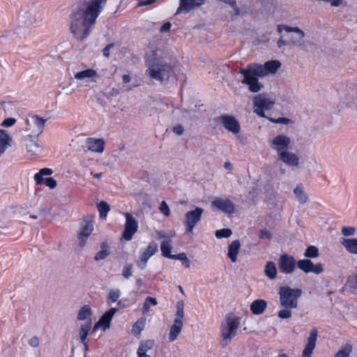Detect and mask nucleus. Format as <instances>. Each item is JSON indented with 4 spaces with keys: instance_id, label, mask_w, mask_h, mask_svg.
<instances>
[{
    "instance_id": "nucleus-1",
    "label": "nucleus",
    "mask_w": 357,
    "mask_h": 357,
    "mask_svg": "<svg viewBox=\"0 0 357 357\" xmlns=\"http://www.w3.org/2000/svg\"><path fill=\"white\" fill-rule=\"evenodd\" d=\"M107 0H91L86 7H77L70 15V31L78 40L83 41L91 33L96 19Z\"/></svg>"
},
{
    "instance_id": "nucleus-2",
    "label": "nucleus",
    "mask_w": 357,
    "mask_h": 357,
    "mask_svg": "<svg viewBox=\"0 0 357 357\" xmlns=\"http://www.w3.org/2000/svg\"><path fill=\"white\" fill-rule=\"evenodd\" d=\"M146 74L160 83H167L174 75V66L161 59H154L148 63Z\"/></svg>"
},
{
    "instance_id": "nucleus-3",
    "label": "nucleus",
    "mask_w": 357,
    "mask_h": 357,
    "mask_svg": "<svg viewBox=\"0 0 357 357\" xmlns=\"http://www.w3.org/2000/svg\"><path fill=\"white\" fill-rule=\"evenodd\" d=\"M280 304L284 308H297L298 299L302 294L301 289H292L289 286L281 287L279 289Z\"/></svg>"
},
{
    "instance_id": "nucleus-4",
    "label": "nucleus",
    "mask_w": 357,
    "mask_h": 357,
    "mask_svg": "<svg viewBox=\"0 0 357 357\" xmlns=\"http://www.w3.org/2000/svg\"><path fill=\"white\" fill-rule=\"evenodd\" d=\"M239 325L240 323L234 313H229L227 314L225 319L222 322L220 327L221 336L225 345L230 342L236 335Z\"/></svg>"
},
{
    "instance_id": "nucleus-5",
    "label": "nucleus",
    "mask_w": 357,
    "mask_h": 357,
    "mask_svg": "<svg viewBox=\"0 0 357 357\" xmlns=\"http://www.w3.org/2000/svg\"><path fill=\"white\" fill-rule=\"evenodd\" d=\"M253 69L248 65L245 68H240L239 73L243 75V79L241 81L242 84L248 85L250 91L252 93H257L264 88L262 83L259 82V75L250 72Z\"/></svg>"
},
{
    "instance_id": "nucleus-6",
    "label": "nucleus",
    "mask_w": 357,
    "mask_h": 357,
    "mask_svg": "<svg viewBox=\"0 0 357 357\" xmlns=\"http://www.w3.org/2000/svg\"><path fill=\"white\" fill-rule=\"evenodd\" d=\"M252 69V73H255L260 77H263L268 74H273L280 68L281 63L278 60L268 61L264 64L252 63L248 64Z\"/></svg>"
},
{
    "instance_id": "nucleus-7",
    "label": "nucleus",
    "mask_w": 357,
    "mask_h": 357,
    "mask_svg": "<svg viewBox=\"0 0 357 357\" xmlns=\"http://www.w3.org/2000/svg\"><path fill=\"white\" fill-rule=\"evenodd\" d=\"M254 112L260 117L266 118L264 110L271 109L275 100L270 99L266 93H260L253 98Z\"/></svg>"
},
{
    "instance_id": "nucleus-8",
    "label": "nucleus",
    "mask_w": 357,
    "mask_h": 357,
    "mask_svg": "<svg viewBox=\"0 0 357 357\" xmlns=\"http://www.w3.org/2000/svg\"><path fill=\"white\" fill-rule=\"evenodd\" d=\"M204 209L201 207H195L194 210L188 211L185 214L184 226L185 227V233H192L193 229L196 225L200 221Z\"/></svg>"
},
{
    "instance_id": "nucleus-9",
    "label": "nucleus",
    "mask_w": 357,
    "mask_h": 357,
    "mask_svg": "<svg viewBox=\"0 0 357 357\" xmlns=\"http://www.w3.org/2000/svg\"><path fill=\"white\" fill-rule=\"evenodd\" d=\"M215 121L222 123L225 128L233 134H238L241 130L240 123L234 116L222 114L215 118Z\"/></svg>"
},
{
    "instance_id": "nucleus-10",
    "label": "nucleus",
    "mask_w": 357,
    "mask_h": 357,
    "mask_svg": "<svg viewBox=\"0 0 357 357\" xmlns=\"http://www.w3.org/2000/svg\"><path fill=\"white\" fill-rule=\"evenodd\" d=\"M126 223L124 230L122 233V238L126 241H130L137 232L138 223L135 218L129 213H125Z\"/></svg>"
},
{
    "instance_id": "nucleus-11",
    "label": "nucleus",
    "mask_w": 357,
    "mask_h": 357,
    "mask_svg": "<svg viewBox=\"0 0 357 357\" xmlns=\"http://www.w3.org/2000/svg\"><path fill=\"white\" fill-rule=\"evenodd\" d=\"M40 20V18L39 16L36 15V13H33L29 11L26 12L20 17L19 26L17 29V33L20 34L21 29H24V33H26L28 31V29L31 26L37 23Z\"/></svg>"
},
{
    "instance_id": "nucleus-12",
    "label": "nucleus",
    "mask_w": 357,
    "mask_h": 357,
    "mask_svg": "<svg viewBox=\"0 0 357 357\" xmlns=\"http://www.w3.org/2000/svg\"><path fill=\"white\" fill-rule=\"evenodd\" d=\"M158 244L155 242L150 243L144 250L140 252L139 259L137 261V266L140 269H144L149 259L158 252Z\"/></svg>"
},
{
    "instance_id": "nucleus-13",
    "label": "nucleus",
    "mask_w": 357,
    "mask_h": 357,
    "mask_svg": "<svg viewBox=\"0 0 357 357\" xmlns=\"http://www.w3.org/2000/svg\"><path fill=\"white\" fill-rule=\"evenodd\" d=\"M296 261L294 257L287 254L280 255L278 262V267L280 272L285 274H290L295 270Z\"/></svg>"
},
{
    "instance_id": "nucleus-14",
    "label": "nucleus",
    "mask_w": 357,
    "mask_h": 357,
    "mask_svg": "<svg viewBox=\"0 0 357 357\" xmlns=\"http://www.w3.org/2000/svg\"><path fill=\"white\" fill-rule=\"evenodd\" d=\"M93 230V222L91 220H83L81 222L80 230L78 232V243L80 247L85 246L88 238Z\"/></svg>"
},
{
    "instance_id": "nucleus-15",
    "label": "nucleus",
    "mask_w": 357,
    "mask_h": 357,
    "mask_svg": "<svg viewBox=\"0 0 357 357\" xmlns=\"http://www.w3.org/2000/svg\"><path fill=\"white\" fill-rule=\"evenodd\" d=\"M291 143L290 138L284 135H278L275 137L271 142V147L277 151L279 156L282 152L288 151L289 146Z\"/></svg>"
},
{
    "instance_id": "nucleus-16",
    "label": "nucleus",
    "mask_w": 357,
    "mask_h": 357,
    "mask_svg": "<svg viewBox=\"0 0 357 357\" xmlns=\"http://www.w3.org/2000/svg\"><path fill=\"white\" fill-rule=\"evenodd\" d=\"M211 206L229 215L233 214L235 211L234 203L229 199L216 198L211 202Z\"/></svg>"
},
{
    "instance_id": "nucleus-17",
    "label": "nucleus",
    "mask_w": 357,
    "mask_h": 357,
    "mask_svg": "<svg viewBox=\"0 0 357 357\" xmlns=\"http://www.w3.org/2000/svg\"><path fill=\"white\" fill-rule=\"evenodd\" d=\"M318 336V331L313 328L310 331V335L307 339V343L303 351L302 357H311L314 349L316 346V342Z\"/></svg>"
},
{
    "instance_id": "nucleus-18",
    "label": "nucleus",
    "mask_w": 357,
    "mask_h": 357,
    "mask_svg": "<svg viewBox=\"0 0 357 357\" xmlns=\"http://www.w3.org/2000/svg\"><path fill=\"white\" fill-rule=\"evenodd\" d=\"M24 140L26 142V151L31 155H35L41 152L42 147L38 143V137L35 138V135H28Z\"/></svg>"
},
{
    "instance_id": "nucleus-19",
    "label": "nucleus",
    "mask_w": 357,
    "mask_h": 357,
    "mask_svg": "<svg viewBox=\"0 0 357 357\" xmlns=\"http://www.w3.org/2000/svg\"><path fill=\"white\" fill-rule=\"evenodd\" d=\"M204 3V0H180L179 7L176 14H178L183 10L186 13L190 12L192 9L202 6Z\"/></svg>"
},
{
    "instance_id": "nucleus-20",
    "label": "nucleus",
    "mask_w": 357,
    "mask_h": 357,
    "mask_svg": "<svg viewBox=\"0 0 357 357\" xmlns=\"http://www.w3.org/2000/svg\"><path fill=\"white\" fill-rule=\"evenodd\" d=\"M278 160L291 167H297L299 164L298 156L290 151L282 152L278 156Z\"/></svg>"
},
{
    "instance_id": "nucleus-21",
    "label": "nucleus",
    "mask_w": 357,
    "mask_h": 357,
    "mask_svg": "<svg viewBox=\"0 0 357 357\" xmlns=\"http://www.w3.org/2000/svg\"><path fill=\"white\" fill-rule=\"evenodd\" d=\"M105 142L102 139L89 137L86 139V146L88 150L92 152L102 153L104 151Z\"/></svg>"
},
{
    "instance_id": "nucleus-22",
    "label": "nucleus",
    "mask_w": 357,
    "mask_h": 357,
    "mask_svg": "<svg viewBox=\"0 0 357 357\" xmlns=\"http://www.w3.org/2000/svg\"><path fill=\"white\" fill-rule=\"evenodd\" d=\"M118 310V308L112 307L105 312L99 319L100 321L102 323V327L104 330L109 328L111 321Z\"/></svg>"
},
{
    "instance_id": "nucleus-23",
    "label": "nucleus",
    "mask_w": 357,
    "mask_h": 357,
    "mask_svg": "<svg viewBox=\"0 0 357 357\" xmlns=\"http://www.w3.org/2000/svg\"><path fill=\"white\" fill-rule=\"evenodd\" d=\"M267 307V302L264 299L255 300L250 305V311L255 315L261 314Z\"/></svg>"
},
{
    "instance_id": "nucleus-24",
    "label": "nucleus",
    "mask_w": 357,
    "mask_h": 357,
    "mask_svg": "<svg viewBox=\"0 0 357 357\" xmlns=\"http://www.w3.org/2000/svg\"><path fill=\"white\" fill-rule=\"evenodd\" d=\"M340 241L347 252L357 255V238H341Z\"/></svg>"
},
{
    "instance_id": "nucleus-25",
    "label": "nucleus",
    "mask_w": 357,
    "mask_h": 357,
    "mask_svg": "<svg viewBox=\"0 0 357 357\" xmlns=\"http://www.w3.org/2000/svg\"><path fill=\"white\" fill-rule=\"evenodd\" d=\"M240 247L241 243L238 239L233 241L229 245L227 256L230 259L231 262L236 261L237 255L238 254Z\"/></svg>"
},
{
    "instance_id": "nucleus-26",
    "label": "nucleus",
    "mask_w": 357,
    "mask_h": 357,
    "mask_svg": "<svg viewBox=\"0 0 357 357\" xmlns=\"http://www.w3.org/2000/svg\"><path fill=\"white\" fill-rule=\"evenodd\" d=\"M12 138L6 130H0V155L3 154L8 146H10Z\"/></svg>"
},
{
    "instance_id": "nucleus-27",
    "label": "nucleus",
    "mask_w": 357,
    "mask_h": 357,
    "mask_svg": "<svg viewBox=\"0 0 357 357\" xmlns=\"http://www.w3.org/2000/svg\"><path fill=\"white\" fill-rule=\"evenodd\" d=\"M183 326V321L174 320V324L170 328L168 337L170 342H173L177 338L182 330Z\"/></svg>"
},
{
    "instance_id": "nucleus-28",
    "label": "nucleus",
    "mask_w": 357,
    "mask_h": 357,
    "mask_svg": "<svg viewBox=\"0 0 357 357\" xmlns=\"http://www.w3.org/2000/svg\"><path fill=\"white\" fill-rule=\"evenodd\" d=\"M100 248L101 250L98 251L94 257L95 261H98L105 259L110 255L109 245L107 242H102L100 244Z\"/></svg>"
},
{
    "instance_id": "nucleus-29",
    "label": "nucleus",
    "mask_w": 357,
    "mask_h": 357,
    "mask_svg": "<svg viewBox=\"0 0 357 357\" xmlns=\"http://www.w3.org/2000/svg\"><path fill=\"white\" fill-rule=\"evenodd\" d=\"M46 119L39 117L38 115H34L31 117V121L33 125L36 127L37 130L35 131V138L43 132L45 128V123Z\"/></svg>"
},
{
    "instance_id": "nucleus-30",
    "label": "nucleus",
    "mask_w": 357,
    "mask_h": 357,
    "mask_svg": "<svg viewBox=\"0 0 357 357\" xmlns=\"http://www.w3.org/2000/svg\"><path fill=\"white\" fill-rule=\"evenodd\" d=\"M294 193L300 204H303L309 202L308 196L304 192L303 186L298 185L294 190Z\"/></svg>"
},
{
    "instance_id": "nucleus-31",
    "label": "nucleus",
    "mask_w": 357,
    "mask_h": 357,
    "mask_svg": "<svg viewBox=\"0 0 357 357\" xmlns=\"http://www.w3.org/2000/svg\"><path fill=\"white\" fill-rule=\"evenodd\" d=\"M91 324H92V321L90 319L89 321H86L84 324H82L81 327L79 330L80 340L83 344H85V342H86V340L87 336L89 335V332L91 328Z\"/></svg>"
},
{
    "instance_id": "nucleus-32",
    "label": "nucleus",
    "mask_w": 357,
    "mask_h": 357,
    "mask_svg": "<svg viewBox=\"0 0 357 357\" xmlns=\"http://www.w3.org/2000/svg\"><path fill=\"white\" fill-rule=\"evenodd\" d=\"M53 174V170L48 167H44L39 170L38 173L34 175V180L38 185L43 183L44 176H50Z\"/></svg>"
},
{
    "instance_id": "nucleus-33",
    "label": "nucleus",
    "mask_w": 357,
    "mask_h": 357,
    "mask_svg": "<svg viewBox=\"0 0 357 357\" xmlns=\"http://www.w3.org/2000/svg\"><path fill=\"white\" fill-rule=\"evenodd\" d=\"M172 248V247L171 245L170 240L162 241L161 245H160V250L162 252V255L163 257L171 259H174V257L175 255L171 254Z\"/></svg>"
},
{
    "instance_id": "nucleus-34",
    "label": "nucleus",
    "mask_w": 357,
    "mask_h": 357,
    "mask_svg": "<svg viewBox=\"0 0 357 357\" xmlns=\"http://www.w3.org/2000/svg\"><path fill=\"white\" fill-rule=\"evenodd\" d=\"M283 30L287 32H294L298 34L300 39H303L305 37V33L298 27H291L284 24L278 25L277 31L279 33H281Z\"/></svg>"
},
{
    "instance_id": "nucleus-35",
    "label": "nucleus",
    "mask_w": 357,
    "mask_h": 357,
    "mask_svg": "<svg viewBox=\"0 0 357 357\" xmlns=\"http://www.w3.org/2000/svg\"><path fill=\"white\" fill-rule=\"evenodd\" d=\"M296 266L305 273H310L313 267V262L309 259L298 260Z\"/></svg>"
},
{
    "instance_id": "nucleus-36",
    "label": "nucleus",
    "mask_w": 357,
    "mask_h": 357,
    "mask_svg": "<svg viewBox=\"0 0 357 357\" xmlns=\"http://www.w3.org/2000/svg\"><path fill=\"white\" fill-rule=\"evenodd\" d=\"M265 275L271 280L275 278L277 275V268L273 261H268L265 266Z\"/></svg>"
},
{
    "instance_id": "nucleus-37",
    "label": "nucleus",
    "mask_w": 357,
    "mask_h": 357,
    "mask_svg": "<svg viewBox=\"0 0 357 357\" xmlns=\"http://www.w3.org/2000/svg\"><path fill=\"white\" fill-rule=\"evenodd\" d=\"M97 75V73L93 69H86L82 71L78 72L75 75V77L77 79H84L85 78H91Z\"/></svg>"
},
{
    "instance_id": "nucleus-38",
    "label": "nucleus",
    "mask_w": 357,
    "mask_h": 357,
    "mask_svg": "<svg viewBox=\"0 0 357 357\" xmlns=\"http://www.w3.org/2000/svg\"><path fill=\"white\" fill-rule=\"evenodd\" d=\"M352 345L349 343H347L342 345L340 349L336 353L334 357H349L352 352Z\"/></svg>"
},
{
    "instance_id": "nucleus-39",
    "label": "nucleus",
    "mask_w": 357,
    "mask_h": 357,
    "mask_svg": "<svg viewBox=\"0 0 357 357\" xmlns=\"http://www.w3.org/2000/svg\"><path fill=\"white\" fill-rule=\"evenodd\" d=\"M98 210L99 211L100 218H106L109 211L110 210V206L107 202L105 201H101L97 205Z\"/></svg>"
},
{
    "instance_id": "nucleus-40",
    "label": "nucleus",
    "mask_w": 357,
    "mask_h": 357,
    "mask_svg": "<svg viewBox=\"0 0 357 357\" xmlns=\"http://www.w3.org/2000/svg\"><path fill=\"white\" fill-rule=\"evenodd\" d=\"M91 314L92 312L90 307L85 305L79 309L77 314V319L80 321L85 320L90 317Z\"/></svg>"
},
{
    "instance_id": "nucleus-41",
    "label": "nucleus",
    "mask_w": 357,
    "mask_h": 357,
    "mask_svg": "<svg viewBox=\"0 0 357 357\" xmlns=\"http://www.w3.org/2000/svg\"><path fill=\"white\" fill-rule=\"evenodd\" d=\"M319 249L314 245L308 246L304 252V256L307 258H316L319 257Z\"/></svg>"
},
{
    "instance_id": "nucleus-42",
    "label": "nucleus",
    "mask_w": 357,
    "mask_h": 357,
    "mask_svg": "<svg viewBox=\"0 0 357 357\" xmlns=\"http://www.w3.org/2000/svg\"><path fill=\"white\" fill-rule=\"evenodd\" d=\"M157 304L158 302L156 298L151 296L146 297L143 304V314H144L149 312V308L151 305H156Z\"/></svg>"
},
{
    "instance_id": "nucleus-43",
    "label": "nucleus",
    "mask_w": 357,
    "mask_h": 357,
    "mask_svg": "<svg viewBox=\"0 0 357 357\" xmlns=\"http://www.w3.org/2000/svg\"><path fill=\"white\" fill-rule=\"evenodd\" d=\"M153 345H154V341L152 340L141 341L137 351L146 352L148 350L152 349Z\"/></svg>"
},
{
    "instance_id": "nucleus-44",
    "label": "nucleus",
    "mask_w": 357,
    "mask_h": 357,
    "mask_svg": "<svg viewBox=\"0 0 357 357\" xmlns=\"http://www.w3.org/2000/svg\"><path fill=\"white\" fill-rule=\"evenodd\" d=\"M184 317V304L182 301L176 304V313L174 320L183 321Z\"/></svg>"
},
{
    "instance_id": "nucleus-45",
    "label": "nucleus",
    "mask_w": 357,
    "mask_h": 357,
    "mask_svg": "<svg viewBox=\"0 0 357 357\" xmlns=\"http://www.w3.org/2000/svg\"><path fill=\"white\" fill-rule=\"evenodd\" d=\"M144 321L143 320H138L137 322H135L132 328V333L135 335H138L141 333L142 331L144 329Z\"/></svg>"
},
{
    "instance_id": "nucleus-46",
    "label": "nucleus",
    "mask_w": 357,
    "mask_h": 357,
    "mask_svg": "<svg viewBox=\"0 0 357 357\" xmlns=\"http://www.w3.org/2000/svg\"><path fill=\"white\" fill-rule=\"evenodd\" d=\"M174 259L180 260L182 262V264L185 266V268H189L190 266V261L186 256L185 252H181L178 255H175L174 257Z\"/></svg>"
},
{
    "instance_id": "nucleus-47",
    "label": "nucleus",
    "mask_w": 357,
    "mask_h": 357,
    "mask_svg": "<svg viewBox=\"0 0 357 357\" xmlns=\"http://www.w3.org/2000/svg\"><path fill=\"white\" fill-rule=\"evenodd\" d=\"M232 234V231L229 228H224L221 229H218L215 231V237L218 238H228Z\"/></svg>"
},
{
    "instance_id": "nucleus-48",
    "label": "nucleus",
    "mask_w": 357,
    "mask_h": 357,
    "mask_svg": "<svg viewBox=\"0 0 357 357\" xmlns=\"http://www.w3.org/2000/svg\"><path fill=\"white\" fill-rule=\"evenodd\" d=\"M133 265L132 264H126L122 271V275L126 279H128L132 275Z\"/></svg>"
},
{
    "instance_id": "nucleus-49",
    "label": "nucleus",
    "mask_w": 357,
    "mask_h": 357,
    "mask_svg": "<svg viewBox=\"0 0 357 357\" xmlns=\"http://www.w3.org/2000/svg\"><path fill=\"white\" fill-rule=\"evenodd\" d=\"M291 308H284L280 310L278 313V317L280 319H285L291 317L292 312L290 310Z\"/></svg>"
},
{
    "instance_id": "nucleus-50",
    "label": "nucleus",
    "mask_w": 357,
    "mask_h": 357,
    "mask_svg": "<svg viewBox=\"0 0 357 357\" xmlns=\"http://www.w3.org/2000/svg\"><path fill=\"white\" fill-rule=\"evenodd\" d=\"M43 183L50 189H54L57 185L56 181L52 177H47L44 178Z\"/></svg>"
},
{
    "instance_id": "nucleus-51",
    "label": "nucleus",
    "mask_w": 357,
    "mask_h": 357,
    "mask_svg": "<svg viewBox=\"0 0 357 357\" xmlns=\"http://www.w3.org/2000/svg\"><path fill=\"white\" fill-rule=\"evenodd\" d=\"M356 228L353 227H343L341 233L344 236H349L354 234Z\"/></svg>"
},
{
    "instance_id": "nucleus-52",
    "label": "nucleus",
    "mask_w": 357,
    "mask_h": 357,
    "mask_svg": "<svg viewBox=\"0 0 357 357\" xmlns=\"http://www.w3.org/2000/svg\"><path fill=\"white\" fill-rule=\"evenodd\" d=\"M159 210L165 216H169L170 215V209L165 201H162L160 206L159 207Z\"/></svg>"
},
{
    "instance_id": "nucleus-53",
    "label": "nucleus",
    "mask_w": 357,
    "mask_h": 357,
    "mask_svg": "<svg viewBox=\"0 0 357 357\" xmlns=\"http://www.w3.org/2000/svg\"><path fill=\"white\" fill-rule=\"evenodd\" d=\"M120 296V291L119 289H112L110 290L109 293L108 298L110 299L112 302H116Z\"/></svg>"
},
{
    "instance_id": "nucleus-54",
    "label": "nucleus",
    "mask_w": 357,
    "mask_h": 357,
    "mask_svg": "<svg viewBox=\"0 0 357 357\" xmlns=\"http://www.w3.org/2000/svg\"><path fill=\"white\" fill-rule=\"evenodd\" d=\"M269 120L273 123H282V124H288L290 122H291V119H289L288 118H285V117H280L278 119L270 118Z\"/></svg>"
},
{
    "instance_id": "nucleus-55",
    "label": "nucleus",
    "mask_w": 357,
    "mask_h": 357,
    "mask_svg": "<svg viewBox=\"0 0 357 357\" xmlns=\"http://www.w3.org/2000/svg\"><path fill=\"white\" fill-rule=\"evenodd\" d=\"M348 282L351 288L357 289V273L349 276Z\"/></svg>"
},
{
    "instance_id": "nucleus-56",
    "label": "nucleus",
    "mask_w": 357,
    "mask_h": 357,
    "mask_svg": "<svg viewBox=\"0 0 357 357\" xmlns=\"http://www.w3.org/2000/svg\"><path fill=\"white\" fill-rule=\"evenodd\" d=\"M259 238L261 239L266 238V239L270 240L272 238V234L269 231H268L266 229H260Z\"/></svg>"
},
{
    "instance_id": "nucleus-57",
    "label": "nucleus",
    "mask_w": 357,
    "mask_h": 357,
    "mask_svg": "<svg viewBox=\"0 0 357 357\" xmlns=\"http://www.w3.org/2000/svg\"><path fill=\"white\" fill-rule=\"evenodd\" d=\"M324 271L323 266L321 263H318L316 264H313V267L312 268V271L310 273H314L317 275L321 273Z\"/></svg>"
},
{
    "instance_id": "nucleus-58",
    "label": "nucleus",
    "mask_w": 357,
    "mask_h": 357,
    "mask_svg": "<svg viewBox=\"0 0 357 357\" xmlns=\"http://www.w3.org/2000/svg\"><path fill=\"white\" fill-rule=\"evenodd\" d=\"M16 123V119L15 118H7L3 120L1 123V126L3 127H10L13 126Z\"/></svg>"
},
{
    "instance_id": "nucleus-59",
    "label": "nucleus",
    "mask_w": 357,
    "mask_h": 357,
    "mask_svg": "<svg viewBox=\"0 0 357 357\" xmlns=\"http://www.w3.org/2000/svg\"><path fill=\"white\" fill-rule=\"evenodd\" d=\"M29 344L30 346L33 347H38L40 344V339L38 336H33L32 337L29 341Z\"/></svg>"
},
{
    "instance_id": "nucleus-60",
    "label": "nucleus",
    "mask_w": 357,
    "mask_h": 357,
    "mask_svg": "<svg viewBox=\"0 0 357 357\" xmlns=\"http://www.w3.org/2000/svg\"><path fill=\"white\" fill-rule=\"evenodd\" d=\"M291 44L294 46L302 47V45H303V41L302 40V39L299 38V35L298 34V37H295V38L293 37L291 38L290 45Z\"/></svg>"
},
{
    "instance_id": "nucleus-61",
    "label": "nucleus",
    "mask_w": 357,
    "mask_h": 357,
    "mask_svg": "<svg viewBox=\"0 0 357 357\" xmlns=\"http://www.w3.org/2000/svg\"><path fill=\"white\" fill-rule=\"evenodd\" d=\"M114 46V43H109L102 50V54L105 57L109 56V51L112 48H113Z\"/></svg>"
},
{
    "instance_id": "nucleus-62",
    "label": "nucleus",
    "mask_w": 357,
    "mask_h": 357,
    "mask_svg": "<svg viewBox=\"0 0 357 357\" xmlns=\"http://www.w3.org/2000/svg\"><path fill=\"white\" fill-rule=\"evenodd\" d=\"M171 27H172V24L169 22H165L161 26V27L160 29V32H161V33L168 32L170 31Z\"/></svg>"
},
{
    "instance_id": "nucleus-63",
    "label": "nucleus",
    "mask_w": 357,
    "mask_h": 357,
    "mask_svg": "<svg viewBox=\"0 0 357 357\" xmlns=\"http://www.w3.org/2000/svg\"><path fill=\"white\" fill-rule=\"evenodd\" d=\"M173 132L174 133L177 134L178 135H182L184 132L183 126H181L180 124L176 125V126H174L173 128Z\"/></svg>"
},
{
    "instance_id": "nucleus-64",
    "label": "nucleus",
    "mask_w": 357,
    "mask_h": 357,
    "mask_svg": "<svg viewBox=\"0 0 357 357\" xmlns=\"http://www.w3.org/2000/svg\"><path fill=\"white\" fill-rule=\"evenodd\" d=\"M227 3L229 4L233 8V10L234 11L235 15H240V10H239V8L237 6L236 2L235 0H232V1H230V3Z\"/></svg>"
}]
</instances>
